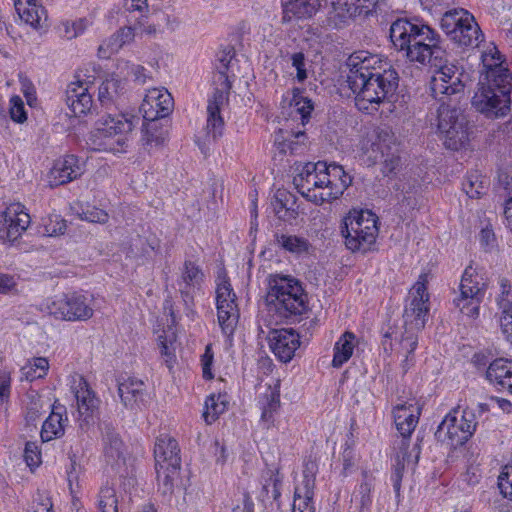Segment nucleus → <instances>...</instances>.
<instances>
[{
    "label": "nucleus",
    "mask_w": 512,
    "mask_h": 512,
    "mask_svg": "<svg viewBox=\"0 0 512 512\" xmlns=\"http://www.w3.org/2000/svg\"><path fill=\"white\" fill-rule=\"evenodd\" d=\"M431 67L435 68V73L430 80L429 91L440 104L436 111L430 108L428 121L431 126H437L445 147L457 151L468 141L467 125L464 118H460V110L450 107L444 99L463 92L465 85L461 79L462 73L457 66L448 63V53L440 66Z\"/></svg>",
    "instance_id": "obj_1"
},
{
    "label": "nucleus",
    "mask_w": 512,
    "mask_h": 512,
    "mask_svg": "<svg viewBox=\"0 0 512 512\" xmlns=\"http://www.w3.org/2000/svg\"><path fill=\"white\" fill-rule=\"evenodd\" d=\"M347 66V83L359 110H369L371 105H379L394 96L399 84L398 73L392 67L383 68L377 55L355 52L349 56Z\"/></svg>",
    "instance_id": "obj_2"
},
{
    "label": "nucleus",
    "mask_w": 512,
    "mask_h": 512,
    "mask_svg": "<svg viewBox=\"0 0 512 512\" xmlns=\"http://www.w3.org/2000/svg\"><path fill=\"white\" fill-rule=\"evenodd\" d=\"M428 274L422 273L410 289L405 300L403 326L400 330L390 327L384 334L382 345L386 353L393 350L392 340L398 343L396 352L403 356L401 367L406 373L415 363L414 351L418 345V333L425 327L429 313Z\"/></svg>",
    "instance_id": "obj_3"
},
{
    "label": "nucleus",
    "mask_w": 512,
    "mask_h": 512,
    "mask_svg": "<svg viewBox=\"0 0 512 512\" xmlns=\"http://www.w3.org/2000/svg\"><path fill=\"white\" fill-rule=\"evenodd\" d=\"M389 37L395 50L408 61L423 66H440L447 53L439 33L417 17L393 21Z\"/></svg>",
    "instance_id": "obj_4"
},
{
    "label": "nucleus",
    "mask_w": 512,
    "mask_h": 512,
    "mask_svg": "<svg viewBox=\"0 0 512 512\" xmlns=\"http://www.w3.org/2000/svg\"><path fill=\"white\" fill-rule=\"evenodd\" d=\"M481 58L485 81L479 83L472 104L488 117L505 116L511 104L512 73L503 65L502 55L496 47L485 51Z\"/></svg>",
    "instance_id": "obj_5"
},
{
    "label": "nucleus",
    "mask_w": 512,
    "mask_h": 512,
    "mask_svg": "<svg viewBox=\"0 0 512 512\" xmlns=\"http://www.w3.org/2000/svg\"><path fill=\"white\" fill-rule=\"evenodd\" d=\"M268 317L275 325H293L307 319L308 296L298 280L283 275L269 277L266 295Z\"/></svg>",
    "instance_id": "obj_6"
},
{
    "label": "nucleus",
    "mask_w": 512,
    "mask_h": 512,
    "mask_svg": "<svg viewBox=\"0 0 512 512\" xmlns=\"http://www.w3.org/2000/svg\"><path fill=\"white\" fill-rule=\"evenodd\" d=\"M139 122L140 118L130 113L103 115L91 137L94 149L112 153L125 152L128 146V134Z\"/></svg>",
    "instance_id": "obj_7"
},
{
    "label": "nucleus",
    "mask_w": 512,
    "mask_h": 512,
    "mask_svg": "<svg viewBox=\"0 0 512 512\" xmlns=\"http://www.w3.org/2000/svg\"><path fill=\"white\" fill-rule=\"evenodd\" d=\"M378 217L369 210H351L342 220L340 232L345 246L353 253L374 249L379 233Z\"/></svg>",
    "instance_id": "obj_8"
},
{
    "label": "nucleus",
    "mask_w": 512,
    "mask_h": 512,
    "mask_svg": "<svg viewBox=\"0 0 512 512\" xmlns=\"http://www.w3.org/2000/svg\"><path fill=\"white\" fill-rule=\"evenodd\" d=\"M370 164L382 163V173L389 176L400 166L395 134L388 126L377 127L363 146Z\"/></svg>",
    "instance_id": "obj_9"
},
{
    "label": "nucleus",
    "mask_w": 512,
    "mask_h": 512,
    "mask_svg": "<svg viewBox=\"0 0 512 512\" xmlns=\"http://www.w3.org/2000/svg\"><path fill=\"white\" fill-rule=\"evenodd\" d=\"M476 426L477 422L473 411L454 409L439 424L435 437L456 449L472 437Z\"/></svg>",
    "instance_id": "obj_10"
},
{
    "label": "nucleus",
    "mask_w": 512,
    "mask_h": 512,
    "mask_svg": "<svg viewBox=\"0 0 512 512\" xmlns=\"http://www.w3.org/2000/svg\"><path fill=\"white\" fill-rule=\"evenodd\" d=\"M485 291L486 284L479 281L476 270L469 265L462 275L459 295L453 299V304L463 315L476 319L480 313Z\"/></svg>",
    "instance_id": "obj_11"
},
{
    "label": "nucleus",
    "mask_w": 512,
    "mask_h": 512,
    "mask_svg": "<svg viewBox=\"0 0 512 512\" xmlns=\"http://www.w3.org/2000/svg\"><path fill=\"white\" fill-rule=\"evenodd\" d=\"M44 310L54 318L64 321H86L94 310L90 300L78 293L62 294L45 303Z\"/></svg>",
    "instance_id": "obj_12"
},
{
    "label": "nucleus",
    "mask_w": 512,
    "mask_h": 512,
    "mask_svg": "<svg viewBox=\"0 0 512 512\" xmlns=\"http://www.w3.org/2000/svg\"><path fill=\"white\" fill-rule=\"evenodd\" d=\"M216 308L218 324L223 334L231 337L239 320L236 294L226 276L219 277L216 287Z\"/></svg>",
    "instance_id": "obj_13"
},
{
    "label": "nucleus",
    "mask_w": 512,
    "mask_h": 512,
    "mask_svg": "<svg viewBox=\"0 0 512 512\" xmlns=\"http://www.w3.org/2000/svg\"><path fill=\"white\" fill-rule=\"evenodd\" d=\"M324 171H327L326 162H308L302 165L301 169L293 179V183L298 192L309 201L316 204H322L325 202L319 198V196H321V191H324L325 189Z\"/></svg>",
    "instance_id": "obj_14"
},
{
    "label": "nucleus",
    "mask_w": 512,
    "mask_h": 512,
    "mask_svg": "<svg viewBox=\"0 0 512 512\" xmlns=\"http://www.w3.org/2000/svg\"><path fill=\"white\" fill-rule=\"evenodd\" d=\"M379 0H333L328 13V23L335 29L348 26L355 17H367L376 8Z\"/></svg>",
    "instance_id": "obj_15"
},
{
    "label": "nucleus",
    "mask_w": 512,
    "mask_h": 512,
    "mask_svg": "<svg viewBox=\"0 0 512 512\" xmlns=\"http://www.w3.org/2000/svg\"><path fill=\"white\" fill-rule=\"evenodd\" d=\"M154 457L158 478L163 476L165 481H168L180 469L181 457L178 442L167 434L157 437Z\"/></svg>",
    "instance_id": "obj_16"
},
{
    "label": "nucleus",
    "mask_w": 512,
    "mask_h": 512,
    "mask_svg": "<svg viewBox=\"0 0 512 512\" xmlns=\"http://www.w3.org/2000/svg\"><path fill=\"white\" fill-rule=\"evenodd\" d=\"M71 391L77 401L80 427L94 423L98 414L100 400L89 387L86 379L81 375H75L71 380Z\"/></svg>",
    "instance_id": "obj_17"
},
{
    "label": "nucleus",
    "mask_w": 512,
    "mask_h": 512,
    "mask_svg": "<svg viewBox=\"0 0 512 512\" xmlns=\"http://www.w3.org/2000/svg\"><path fill=\"white\" fill-rule=\"evenodd\" d=\"M30 215L20 203H12L0 212V239L14 242L28 228Z\"/></svg>",
    "instance_id": "obj_18"
},
{
    "label": "nucleus",
    "mask_w": 512,
    "mask_h": 512,
    "mask_svg": "<svg viewBox=\"0 0 512 512\" xmlns=\"http://www.w3.org/2000/svg\"><path fill=\"white\" fill-rule=\"evenodd\" d=\"M173 104V98L166 89H149L140 106L143 121H158L165 118L172 112Z\"/></svg>",
    "instance_id": "obj_19"
},
{
    "label": "nucleus",
    "mask_w": 512,
    "mask_h": 512,
    "mask_svg": "<svg viewBox=\"0 0 512 512\" xmlns=\"http://www.w3.org/2000/svg\"><path fill=\"white\" fill-rule=\"evenodd\" d=\"M268 342L270 349L281 362L292 360L300 346V334L294 329H274L269 332Z\"/></svg>",
    "instance_id": "obj_20"
},
{
    "label": "nucleus",
    "mask_w": 512,
    "mask_h": 512,
    "mask_svg": "<svg viewBox=\"0 0 512 512\" xmlns=\"http://www.w3.org/2000/svg\"><path fill=\"white\" fill-rule=\"evenodd\" d=\"M234 57L235 50L231 46H227L217 53L215 71L212 77L214 91L230 93L235 78L233 71Z\"/></svg>",
    "instance_id": "obj_21"
},
{
    "label": "nucleus",
    "mask_w": 512,
    "mask_h": 512,
    "mask_svg": "<svg viewBox=\"0 0 512 512\" xmlns=\"http://www.w3.org/2000/svg\"><path fill=\"white\" fill-rule=\"evenodd\" d=\"M118 394L122 404L129 410L138 411L146 407L148 394L142 380L127 378L118 383Z\"/></svg>",
    "instance_id": "obj_22"
},
{
    "label": "nucleus",
    "mask_w": 512,
    "mask_h": 512,
    "mask_svg": "<svg viewBox=\"0 0 512 512\" xmlns=\"http://www.w3.org/2000/svg\"><path fill=\"white\" fill-rule=\"evenodd\" d=\"M327 171H324V191H321L320 200L331 202L338 199L345 189L351 184V177L347 175L342 166L326 163Z\"/></svg>",
    "instance_id": "obj_23"
},
{
    "label": "nucleus",
    "mask_w": 512,
    "mask_h": 512,
    "mask_svg": "<svg viewBox=\"0 0 512 512\" xmlns=\"http://www.w3.org/2000/svg\"><path fill=\"white\" fill-rule=\"evenodd\" d=\"M230 93L214 91L207 105V136L214 141L223 135L224 120L220 114L222 107L228 103Z\"/></svg>",
    "instance_id": "obj_24"
},
{
    "label": "nucleus",
    "mask_w": 512,
    "mask_h": 512,
    "mask_svg": "<svg viewBox=\"0 0 512 512\" xmlns=\"http://www.w3.org/2000/svg\"><path fill=\"white\" fill-rule=\"evenodd\" d=\"M83 172L84 163L75 155H66L55 162L51 177L55 185H63L77 179Z\"/></svg>",
    "instance_id": "obj_25"
},
{
    "label": "nucleus",
    "mask_w": 512,
    "mask_h": 512,
    "mask_svg": "<svg viewBox=\"0 0 512 512\" xmlns=\"http://www.w3.org/2000/svg\"><path fill=\"white\" fill-rule=\"evenodd\" d=\"M487 379L494 384L498 390L507 391L512 394V361L498 358L490 363L486 371Z\"/></svg>",
    "instance_id": "obj_26"
},
{
    "label": "nucleus",
    "mask_w": 512,
    "mask_h": 512,
    "mask_svg": "<svg viewBox=\"0 0 512 512\" xmlns=\"http://www.w3.org/2000/svg\"><path fill=\"white\" fill-rule=\"evenodd\" d=\"M393 415L397 430L403 438H408L418 424L420 408L413 404H399L395 407Z\"/></svg>",
    "instance_id": "obj_27"
},
{
    "label": "nucleus",
    "mask_w": 512,
    "mask_h": 512,
    "mask_svg": "<svg viewBox=\"0 0 512 512\" xmlns=\"http://www.w3.org/2000/svg\"><path fill=\"white\" fill-rule=\"evenodd\" d=\"M204 278L202 269L193 261L186 260L181 273V282H179L180 293L184 304L189 308L193 304V296L190 293L192 287L199 286Z\"/></svg>",
    "instance_id": "obj_28"
},
{
    "label": "nucleus",
    "mask_w": 512,
    "mask_h": 512,
    "mask_svg": "<svg viewBox=\"0 0 512 512\" xmlns=\"http://www.w3.org/2000/svg\"><path fill=\"white\" fill-rule=\"evenodd\" d=\"M14 6L20 19L34 29H41L46 21L44 7L38 5L36 0H15Z\"/></svg>",
    "instance_id": "obj_29"
},
{
    "label": "nucleus",
    "mask_w": 512,
    "mask_h": 512,
    "mask_svg": "<svg viewBox=\"0 0 512 512\" xmlns=\"http://www.w3.org/2000/svg\"><path fill=\"white\" fill-rule=\"evenodd\" d=\"M141 132V145L148 153L164 145L167 130L158 121H144Z\"/></svg>",
    "instance_id": "obj_30"
},
{
    "label": "nucleus",
    "mask_w": 512,
    "mask_h": 512,
    "mask_svg": "<svg viewBox=\"0 0 512 512\" xmlns=\"http://www.w3.org/2000/svg\"><path fill=\"white\" fill-rule=\"evenodd\" d=\"M315 479L313 476L304 475L302 486L294 491L292 512H315L313 505Z\"/></svg>",
    "instance_id": "obj_31"
},
{
    "label": "nucleus",
    "mask_w": 512,
    "mask_h": 512,
    "mask_svg": "<svg viewBox=\"0 0 512 512\" xmlns=\"http://www.w3.org/2000/svg\"><path fill=\"white\" fill-rule=\"evenodd\" d=\"M321 4L320 0H285L284 19H297L311 18L319 10Z\"/></svg>",
    "instance_id": "obj_32"
},
{
    "label": "nucleus",
    "mask_w": 512,
    "mask_h": 512,
    "mask_svg": "<svg viewBox=\"0 0 512 512\" xmlns=\"http://www.w3.org/2000/svg\"><path fill=\"white\" fill-rule=\"evenodd\" d=\"M473 22V15L463 8H455L445 12L441 18V28L450 37L459 31L466 22Z\"/></svg>",
    "instance_id": "obj_33"
},
{
    "label": "nucleus",
    "mask_w": 512,
    "mask_h": 512,
    "mask_svg": "<svg viewBox=\"0 0 512 512\" xmlns=\"http://www.w3.org/2000/svg\"><path fill=\"white\" fill-rule=\"evenodd\" d=\"M67 421L68 419L65 410H53L42 425L40 433L42 441L48 442L61 437L64 434V426Z\"/></svg>",
    "instance_id": "obj_34"
},
{
    "label": "nucleus",
    "mask_w": 512,
    "mask_h": 512,
    "mask_svg": "<svg viewBox=\"0 0 512 512\" xmlns=\"http://www.w3.org/2000/svg\"><path fill=\"white\" fill-rule=\"evenodd\" d=\"M459 31L454 32L451 40L463 47H477L483 40V33L473 17V22L468 21Z\"/></svg>",
    "instance_id": "obj_35"
},
{
    "label": "nucleus",
    "mask_w": 512,
    "mask_h": 512,
    "mask_svg": "<svg viewBox=\"0 0 512 512\" xmlns=\"http://www.w3.org/2000/svg\"><path fill=\"white\" fill-rule=\"evenodd\" d=\"M125 89L122 79L111 77L104 80L98 88V100L102 106L113 104Z\"/></svg>",
    "instance_id": "obj_36"
},
{
    "label": "nucleus",
    "mask_w": 512,
    "mask_h": 512,
    "mask_svg": "<svg viewBox=\"0 0 512 512\" xmlns=\"http://www.w3.org/2000/svg\"><path fill=\"white\" fill-rule=\"evenodd\" d=\"M355 335L352 332H345L335 343L332 366L340 368L352 356L354 350Z\"/></svg>",
    "instance_id": "obj_37"
},
{
    "label": "nucleus",
    "mask_w": 512,
    "mask_h": 512,
    "mask_svg": "<svg viewBox=\"0 0 512 512\" xmlns=\"http://www.w3.org/2000/svg\"><path fill=\"white\" fill-rule=\"evenodd\" d=\"M228 401L226 394H212L205 401V407L202 414L204 421L207 424L215 422L219 415L224 413L227 409Z\"/></svg>",
    "instance_id": "obj_38"
},
{
    "label": "nucleus",
    "mask_w": 512,
    "mask_h": 512,
    "mask_svg": "<svg viewBox=\"0 0 512 512\" xmlns=\"http://www.w3.org/2000/svg\"><path fill=\"white\" fill-rule=\"evenodd\" d=\"M260 408L262 410L261 419L270 422L273 414L280 407V392L277 387L269 386L266 392L259 399Z\"/></svg>",
    "instance_id": "obj_39"
},
{
    "label": "nucleus",
    "mask_w": 512,
    "mask_h": 512,
    "mask_svg": "<svg viewBox=\"0 0 512 512\" xmlns=\"http://www.w3.org/2000/svg\"><path fill=\"white\" fill-rule=\"evenodd\" d=\"M275 238L279 246L291 253L301 254L307 252L310 247L307 239L296 235L276 234Z\"/></svg>",
    "instance_id": "obj_40"
},
{
    "label": "nucleus",
    "mask_w": 512,
    "mask_h": 512,
    "mask_svg": "<svg viewBox=\"0 0 512 512\" xmlns=\"http://www.w3.org/2000/svg\"><path fill=\"white\" fill-rule=\"evenodd\" d=\"M279 149L283 153L291 155L302 154L307 147V135L303 131H297L285 138L282 142H278Z\"/></svg>",
    "instance_id": "obj_41"
},
{
    "label": "nucleus",
    "mask_w": 512,
    "mask_h": 512,
    "mask_svg": "<svg viewBox=\"0 0 512 512\" xmlns=\"http://www.w3.org/2000/svg\"><path fill=\"white\" fill-rule=\"evenodd\" d=\"M488 181L485 177L478 175L477 173H471L467 175L462 186L463 191L470 198H479L485 193Z\"/></svg>",
    "instance_id": "obj_42"
},
{
    "label": "nucleus",
    "mask_w": 512,
    "mask_h": 512,
    "mask_svg": "<svg viewBox=\"0 0 512 512\" xmlns=\"http://www.w3.org/2000/svg\"><path fill=\"white\" fill-rule=\"evenodd\" d=\"M98 510L99 512H118V498L113 487L105 485L100 489Z\"/></svg>",
    "instance_id": "obj_43"
},
{
    "label": "nucleus",
    "mask_w": 512,
    "mask_h": 512,
    "mask_svg": "<svg viewBox=\"0 0 512 512\" xmlns=\"http://www.w3.org/2000/svg\"><path fill=\"white\" fill-rule=\"evenodd\" d=\"M500 287V293L497 297V304L502 312L512 313V284L506 277H500L498 279Z\"/></svg>",
    "instance_id": "obj_44"
},
{
    "label": "nucleus",
    "mask_w": 512,
    "mask_h": 512,
    "mask_svg": "<svg viewBox=\"0 0 512 512\" xmlns=\"http://www.w3.org/2000/svg\"><path fill=\"white\" fill-rule=\"evenodd\" d=\"M374 487L373 479L367 475V473L363 474V480L360 483L356 499L359 497L360 509L361 511L368 510L372 504L371 491Z\"/></svg>",
    "instance_id": "obj_45"
},
{
    "label": "nucleus",
    "mask_w": 512,
    "mask_h": 512,
    "mask_svg": "<svg viewBox=\"0 0 512 512\" xmlns=\"http://www.w3.org/2000/svg\"><path fill=\"white\" fill-rule=\"evenodd\" d=\"M290 106L293 107L294 111L300 115L302 124L309 121L311 112L314 109L313 103L310 99L303 97L299 93L294 94Z\"/></svg>",
    "instance_id": "obj_46"
},
{
    "label": "nucleus",
    "mask_w": 512,
    "mask_h": 512,
    "mask_svg": "<svg viewBox=\"0 0 512 512\" xmlns=\"http://www.w3.org/2000/svg\"><path fill=\"white\" fill-rule=\"evenodd\" d=\"M88 22L84 18L76 21H64L60 25L61 35L67 39H73L82 34L87 28Z\"/></svg>",
    "instance_id": "obj_47"
},
{
    "label": "nucleus",
    "mask_w": 512,
    "mask_h": 512,
    "mask_svg": "<svg viewBox=\"0 0 512 512\" xmlns=\"http://www.w3.org/2000/svg\"><path fill=\"white\" fill-rule=\"evenodd\" d=\"M122 47L123 44L120 42L119 36L114 33L99 45L98 56L102 59H108L114 53H117Z\"/></svg>",
    "instance_id": "obj_48"
},
{
    "label": "nucleus",
    "mask_w": 512,
    "mask_h": 512,
    "mask_svg": "<svg viewBox=\"0 0 512 512\" xmlns=\"http://www.w3.org/2000/svg\"><path fill=\"white\" fill-rule=\"evenodd\" d=\"M285 196V200L282 198L276 197L275 203H274V212L276 216L283 221H291L297 218L298 212L293 207H288V197Z\"/></svg>",
    "instance_id": "obj_49"
},
{
    "label": "nucleus",
    "mask_w": 512,
    "mask_h": 512,
    "mask_svg": "<svg viewBox=\"0 0 512 512\" xmlns=\"http://www.w3.org/2000/svg\"><path fill=\"white\" fill-rule=\"evenodd\" d=\"M89 93V87L87 84L82 81L71 82L66 90V101L70 109L72 108V104L82 98V96Z\"/></svg>",
    "instance_id": "obj_50"
},
{
    "label": "nucleus",
    "mask_w": 512,
    "mask_h": 512,
    "mask_svg": "<svg viewBox=\"0 0 512 512\" xmlns=\"http://www.w3.org/2000/svg\"><path fill=\"white\" fill-rule=\"evenodd\" d=\"M79 215L82 220L91 223L104 224L109 219V215L105 210L95 206H87L86 208H83Z\"/></svg>",
    "instance_id": "obj_51"
},
{
    "label": "nucleus",
    "mask_w": 512,
    "mask_h": 512,
    "mask_svg": "<svg viewBox=\"0 0 512 512\" xmlns=\"http://www.w3.org/2000/svg\"><path fill=\"white\" fill-rule=\"evenodd\" d=\"M498 487L505 498L512 500V466H505L502 469L498 476Z\"/></svg>",
    "instance_id": "obj_52"
},
{
    "label": "nucleus",
    "mask_w": 512,
    "mask_h": 512,
    "mask_svg": "<svg viewBox=\"0 0 512 512\" xmlns=\"http://www.w3.org/2000/svg\"><path fill=\"white\" fill-rule=\"evenodd\" d=\"M105 452L108 457L112 459L120 458L123 453V442L121 439L113 434V433H107L105 436Z\"/></svg>",
    "instance_id": "obj_53"
},
{
    "label": "nucleus",
    "mask_w": 512,
    "mask_h": 512,
    "mask_svg": "<svg viewBox=\"0 0 512 512\" xmlns=\"http://www.w3.org/2000/svg\"><path fill=\"white\" fill-rule=\"evenodd\" d=\"M24 459L29 467L38 466L41 463V452L35 442L26 443Z\"/></svg>",
    "instance_id": "obj_54"
},
{
    "label": "nucleus",
    "mask_w": 512,
    "mask_h": 512,
    "mask_svg": "<svg viewBox=\"0 0 512 512\" xmlns=\"http://www.w3.org/2000/svg\"><path fill=\"white\" fill-rule=\"evenodd\" d=\"M10 103V116L12 120L17 123H23L27 119V116L22 99L18 96H14L11 98Z\"/></svg>",
    "instance_id": "obj_55"
},
{
    "label": "nucleus",
    "mask_w": 512,
    "mask_h": 512,
    "mask_svg": "<svg viewBox=\"0 0 512 512\" xmlns=\"http://www.w3.org/2000/svg\"><path fill=\"white\" fill-rule=\"evenodd\" d=\"M32 510L33 512H54L50 497L45 493L38 492L33 499Z\"/></svg>",
    "instance_id": "obj_56"
},
{
    "label": "nucleus",
    "mask_w": 512,
    "mask_h": 512,
    "mask_svg": "<svg viewBox=\"0 0 512 512\" xmlns=\"http://www.w3.org/2000/svg\"><path fill=\"white\" fill-rule=\"evenodd\" d=\"M67 228L66 222L55 216V219H49V223L44 225L43 234L47 236H58L65 233Z\"/></svg>",
    "instance_id": "obj_57"
},
{
    "label": "nucleus",
    "mask_w": 512,
    "mask_h": 512,
    "mask_svg": "<svg viewBox=\"0 0 512 512\" xmlns=\"http://www.w3.org/2000/svg\"><path fill=\"white\" fill-rule=\"evenodd\" d=\"M92 95L87 93L86 95L82 96L81 99L76 100L74 104H72L71 111L74 113L75 116H81L86 114L88 111H90L92 107Z\"/></svg>",
    "instance_id": "obj_58"
},
{
    "label": "nucleus",
    "mask_w": 512,
    "mask_h": 512,
    "mask_svg": "<svg viewBox=\"0 0 512 512\" xmlns=\"http://www.w3.org/2000/svg\"><path fill=\"white\" fill-rule=\"evenodd\" d=\"M292 66L296 68L297 70V80L299 82H303L307 79V72L305 69V57L302 52L294 53L291 56Z\"/></svg>",
    "instance_id": "obj_59"
},
{
    "label": "nucleus",
    "mask_w": 512,
    "mask_h": 512,
    "mask_svg": "<svg viewBox=\"0 0 512 512\" xmlns=\"http://www.w3.org/2000/svg\"><path fill=\"white\" fill-rule=\"evenodd\" d=\"M49 368L48 360L44 357L34 358L30 369L34 371V374L31 375L33 378H42L46 375L47 370Z\"/></svg>",
    "instance_id": "obj_60"
},
{
    "label": "nucleus",
    "mask_w": 512,
    "mask_h": 512,
    "mask_svg": "<svg viewBox=\"0 0 512 512\" xmlns=\"http://www.w3.org/2000/svg\"><path fill=\"white\" fill-rule=\"evenodd\" d=\"M212 362H213V352H212L211 347L207 346L204 354L201 357V364H202L203 378L208 379V380L213 378V374L211 371Z\"/></svg>",
    "instance_id": "obj_61"
},
{
    "label": "nucleus",
    "mask_w": 512,
    "mask_h": 512,
    "mask_svg": "<svg viewBox=\"0 0 512 512\" xmlns=\"http://www.w3.org/2000/svg\"><path fill=\"white\" fill-rule=\"evenodd\" d=\"M501 331L510 344H512V313L502 312L500 318Z\"/></svg>",
    "instance_id": "obj_62"
},
{
    "label": "nucleus",
    "mask_w": 512,
    "mask_h": 512,
    "mask_svg": "<svg viewBox=\"0 0 512 512\" xmlns=\"http://www.w3.org/2000/svg\"><path fill=\"white\" fill-rule=\"evenodd\" d=\"M11 378L6 371L0 370V402L3 403L10 396Z\"/></svg>",
    "instance_id": "obj_63"
},
{
    "label": "nucleus",
    "mask_w": 512,
    "mask_h": 512,
    "mask_svg": "<svg viewBox=\"0 0 512 512\" xmlns=\"http://www.w3.org/2000/svg\"><path fill=\"white\" fill-rule=\"evenodd\" d=\"M172 342H173L172 339L168 341L167 336L165 335V332H163V334L158 336V345L160 348V353L162 356L166 357L165 362L167 364H169L174 357V354L172 353V351L170 350L169 345H168L169 343L172 344Z\"/></svg>",
    "instance_id": "obj_64"
}]
</instances>
